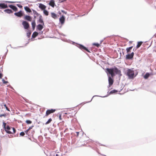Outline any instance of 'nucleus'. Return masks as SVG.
Wrapping results in <instances>:
<instances>
[{
	"label": "nucleus",
	"mask_w": 156,
	"mask_h": 156,
	"mask_svg": "<svg viewBox=\"0 0 156 156\" xmlns=\"http://www.w3.org/2000/svg\"><path fill=\"white\" fill-rule=\"evenodd\" d=\"M43 12L44 13V14L45 15H46V16H47L48 15V12L47 10L45 9V10H43Z\"/></svg>",
	"instance_id": "4be33fe9"
},
{
	"label": "nucleus",
	"mask_w": 156,
	"mask_h": 156,
	"mask_svg": "<svg viewBox=\"0 0 156 156\" xmlns=\"http://www.w3.org/2000/svg\"><path fill=\"white\" fill-rule=\"evenodd\" d=\"M49 5H50L52 6V7H54L55 6V2L53 0H51L49 3Z\"/></svg>",
	"instance_id": "2eb2a0df"
},
{
	"label": "nucleus",
	"mask_w": 156,
	"mask_h": 156,
	"mask_svg": "<svg viewBox=\"0 0 156 156\" xmlns=\"http://www.w3.org/2000/svg\"><path fill=\"white\" fill-rule=\"evenodd\" d=\"M40 16L41 17V16ZM40 35L41 33V31L42 30L43 28L44 27V22L42 19H41L40 17Z\"/></svg>",
	"instance_id": "20e7f679"
},
{
	"label": "nucleus",
	"mask_w": 156,
	"mask_h": 156,
	"mask_svg": "<svg viewBox=\"0 0 156 156\" xmlns=\"http://www.w3.org/2000/svg\"><path fill=\"white\" fill-rule=\"evenodd\" d=\"M142 43L143 42L142 41L138 42V44L136 47V49H137L139 48L140 46L142 44Z\"/></svg>",
	"instance_id": "a211bd4d"
},
{
	"label": "nucleus",
	"mask_w": 156,
	"mask_h": 156,
	"mask_svg": "<svg viewBox=\"0 0 156 156\" xmlns=\"http://www.w3.org/2000/svg\"><path fill=\"white\" fill-rule=\"evenodd\" d=\"M150 74L149 73H147L144 76V78L145 79H147L149 76Z\"/></svg>",
	"instance_id": "6ab92c4d"
},
{
	"label": "nucleus",
	"mask_w": 156,
	"mask_h": 156,
	"mask_svg": "<svg viewBox=\"0 0 156 156\" xmlns=\"http://www.w3.org/2000/svg\"><path fill=\"white\" fill-rule=\"evenodd\" d=\"M14 15L19 17H21L23 16V14L21 11H20L17 12H16L14 13Z\"/></svg>",
	"instance_id": "9d476101"
},
{
	"label": "nucleus",
	"mask_w": 156,
	"mask_h": 156,
	"mask_svg": "<svg viewBox=\"0 0 156 156\" xmlns=\"http://www.w3.org/2000/svg\"><path fill=\"white\" fill-rule=\"evenodd\" d=\"M6 116V115L5 114H1L0 115V117H2V116H4V117H5Z\"/></svg>",
	"instance_id": "72a5a7b5"
},
{
	"label": "nucleus",
	"mask_w": 156,
	"mask_h": 156,
	"mask_svg": "<svg viewBox=\"0 0 156 156\" xmlns=\"http://www.w3.org/2000/svg\"><path fill=\"white\" fill-rule=\"evenodd\" d=\"M55 111V110L53 109L47 110L46 112V116H48L50 114L53 113Z\"/></svg>",
	"instance_id": "6e6552de"
},
{
	"label": "nucleus",
	"mask_w": 156,
	"mask_h": 156,
	"mask_svg": "<svg viewBox=\"0 0 156 156\" xmlns=\"http://www.w3.org/2000/svg\"><path fill=\"white\" fill-rule=\"evenodd\" d=\"M25 135V133L24 132H21L20 133V135L21 136H24Z\"/></svg>",
	"instance_id": "473e14b6"
},
{
	"label": "nucleus",
	"mask_w": 156,
	"mask_h": 156,
	"mask_svg": "<svg viewBox=\"0 0 156 156\" xmlns=\"http://www.w3.org/2000/svg\"><path fill=\"white\" fill-rule=\"evenodd\" d=\"M6 123L4 122H3V125L4 127V128L5 129H6Z\"/></svg>",
	"instance_id": "c756f323"
},
{
	"label": "nucleus",
	"mask_w": 156,
	"mask_h": 156,
	"mask_svg": "<svg viewBox=\"0 0 156 156\" xmlns=\"http://www.w3.org/2000/svg\"><path fill=\"white\" fill-rule=\"evenodd\" d=\"M105 71L107 73L108 78V87H110L112 85L113 83V80L109 75H111L112 77L115 76V73L119 75L120 76L122 75L121 74V71L119 70V69H106Z\"/></svg>",
	"instance_id": "f257e3e1"
},
{
	"label": "nucleus",
	"mask_w": 156,
	"mask_h": 156,
	"mask_svg": "<svg viewBox=\"0 0 156 156\" xmlns=\"http://www.w3.org/2000/svg\"><path fill=\"white\" fill-rule=\"evenodd\" d=\"M17 5L19 8H21L22 7V6L20 4H17Z\"/></svg>",
	"instance_id": "f704fd0d"
},
{
	"label": "nucleus",
	"mask_w": 156,
	"mask_h": 156,
	"mask_svg": "<svg viewBox=\"0 0 156 156\" xmlns=\"http://www.w3.org/2000/svg\"><path fill=\"white\" fill-rule=\"evenodd\" d=\"M137 74V73L135 74L134 71L131 69H128L126 73V75L128 76L129 78L130 79H133Z\"/></svg>",
	"instance_id": "f03ea898"
},
{
	"label": "nucleus",
	"mask_w": 156,
	"mask_h": 156,
	"mask_svg": "<svg viewBox=\"0 0 156 156\" xmlns=\"http://www.w3.org/2000/svg\"><path fill=\"white\" fill-rule=\"evenodd\" d=\"M59 14H61V12H59Z\"/></svg>",
	"instance_id": "de8ad7c7"
},
{
	"label": "nucleus",
	"mask_w": 156,
	"mask_h": 156,
	"mask_svg": "<svg viewBox=\"0 0 156 156\" xmlns=\"http://www.w3.org/2000/svg\"><path fill=\"white\" fill-rule=\"evenodd\" d=\"M33 127V126L31 127H30L29 129H28V130H29L30 129H32V127Z\"/></svg>",
	"instance_id": "e433bc0d"
},
{
	"label": "nucleus",
	"mask_w": 156,
	"mask_h": 156,
	"mask_svg": "<svg viewBox=\"0 0 156 156\" xmlns=\"http://www.w3.org/2000/svg\"><path fill=\"white\" fill-rule=\"evenodd\" d=\"M46 8V6L40 3V9H41L42 10H45Z\"/></svg>",
	"instance_id": "ddd939ff"
},
{
	"label": "nucleus",
	"mask_w": 156,
	"mask_h": 156,
	"mask_svg": "<svg viewBox=\"0 0 156 156\" xmlns=\"http://www.w3.org/2000/svg\"><path fill=\"white\" fill-rule=\"evenodd\" d=\"M62 12L63 13H65V14H66L67 13V12H66L65 11H64V10H62Z\"/></svg>",
	"instance_id": "4c0bfd02"
},
{
	"label": "nucleus",
	"mask_w": 156,
	"mask_h": 156,
	"mask_svg": "<svg viewBox=\"0 0 156 156\" xmlns=\"http://www.w3.org/2000/svg\"><path fill=\"white\" fill-rule=\"evenodd\" d=\"M2 73H0V79L2 78Z\"/></svg>",
	"instance_id": "c9c22d12"
},
{
	"label": "nucleus",
	"mask_w": 156,
	"mask_h": 156,
	"mask_svg": "<svg viewBox=\"0 0 156 156\" xmlns=\"http://www.w3.org/2000/svg\"><path fill=\"white\" fill-rule=\"evenodd\" d=\"M8 6L7 4H5L4 3H0V9H4L8 8Z\"/></svg>",
	"instance_id": "1a4fd4ad"
},
{
	"label": "nucleus",
	"mask_w": 156,
	"mask_h": 156,
	"mask_svg": "<svg viewBox=\"0 0 156 156\" xmlns=\"http://www.w3.org/2000/svg\"><path fill=\"white\" fill-rule=\"evenodd\" d=\"M24 9L27 12H31V11L30 9L27 6H26L24 7Z\"/></svg>",
	"instance_id": "f3484780"
},
{
	"label": "nucleus",
	"mask_w": 156,
	"mask_h": 156,
	"mask_svg": "<svg viewBox=\"0 0 156 156\" xmlns=\"http://www.w3.org/2000/svg\"><path fill=\"white\" fill-rule=\"evenodd\" d=\"M43 33V31H42L41 32V33Z\"/></svg>",
	"instance_id": "49530a36"
},
{
	"label": "nucleus",
	"mask_w": 156,
	"mask_h": 156,
	"mask_svg": "<svg viewBox=\"0 0 156 156\" xmlns=\"http://www.w3.org/2000/svg\"><path fill=\"white\" fill-rule=\"evenodd\" d=\"M73 42V44L75 43V42Z\"/></svg>",
	"instance_id": "a18cd8bd"
},
{
	"label": "nucleus",
	"mask_w": 156,
	"mask_h": 156,
	"mask_svg": "<svg viewBox=\"0 0 156 156\" xmlns=\"http://www.w3.org/2000/svg\"><path fill=\"white\" fill-rule=\"evenodd\" d=\"M32 25L33 29H34L35 27V23L34 22H32Z\"/></svg>",
	"instance_id": "bb28decb"
},
{
	"label": "nucleus",
	"mask_w": 156,
	"mask_h": 156,
	"mask_svg": "<svg viewBox=\"0 0 156 156\" xmlns=\"http://www.w3.org/2000/svg\"><path fill=\"white\" fill-rule=\"evenodd\" d=\"M114 68L116 69L117 68L116 67H115V68Z\"/></svg>",
	"instance_id": "8fccbe9b"
},
{
	"label": "nucleus",
	"mask_w": 156,
	"mask_h": 156,
	"mask_svg": "<svg viewBox=\"0 0 156 156\" xmlns=\"http://www.w3.org/2000/svg\"><path fill=\"white\" fill-rule=\"evenodd\" d=\"M37 28L38 29H39V25H37Z\"/></svg>",
	"instance_id": "ea45409f"
},
{
	"label": "nucleus",
	"mask_w": 156,
	"mask_h": 156,
	"mask_svg": "<svg viewBox=\"0 0 156 156\" xmlns=\"http://www.w3.org/2000/svg\"><path fill=\"white\" fill-rule=\"evenodd\" d=\"M22 24L24 28L25 29H28L29 27V24L26 21H23L22 22Z\"/></svg>",
	"instance_id": "39448f33"
},
{
	"label": "nucleus",
	"mask_w": 156,
	"mask_h": 156,
	"mask_svg": "<svg viewBox=\"0 0 156 156\" xmlns=\"http://www.w3.org/2000/svg\"><path fill=\"white\" fill-rule=\"evenodd\" d=\"M29 130H28V129H27L26 131H25L26 133L27 134V133L28 132V131H29Z\"/></svg>",
	"instance_id": "a19ab883"
},
{
	"label": "nucleus",
	"mask_w": 156,
	"mask_h": 156,
	"mask_svg": "<svg viewBox=\"0 0 156 156\" xmlns=\"http://www.w3.org/2000/svg\"><path fill=\"white\" fill-rule=\"evenodd\" d=\"M52 119L51 118H50L46 122L45 124L46 125H47V124H48L49 123H50L52 121Z\"/></svg>",
	"instance_id": "b1692460"
},
{
	"label": "nucleus",
	"mask_w": 156,
	"mask_h": 156,
	"mask_svg": "<svg viewBox=\"0 0 156 156\" xmlns=\"http://www.w3.org/2000/svg\"><path fill=\"white\" fill-rule=\"evenodd\" d=\"M133 48V46H131L129 48H127L126 49V50L127 53L129 52L130 50H131Z\"/></svg>",
	"instance_id": "5701e85b"
},
{
	"label": "nucleus",
	"mask_w": 156,
	"mask_h": 156,
	"mask_svg": "<svg viewBox=\"0 0 156 156\" xmlns=\"http://www.w3.org/2000/svg\"><path fill=\"white\" fill-rule=\"evenodd\" d=\"M4 106L5 107L6 109L8 111H10V110L9 108L7 107L6 105V104L4 105Z\"/></svg>",
	"instance_id": "c85d7f7f"
},
{
	"label": "nucleus",
	"mask_w": 156,
	"mask_h": 156,
	"mask_svg": "<svg viewBox=\"0 0 156 156\" xmlns=\"http://www.w3.org/2000/svg\"><path fill=\"white\" fill-rule=\"evenodd\" d=\"M9 6L15 11H17L18 10L16 6L12 5H9Z\"/></svg>",
	"instance_id": "f8f14e48"
},
{
	"label": "nucleus",
	"mask_w": 156,
	"mask_h": 156,
	"mask_svg": "<svg viewBox=\"0 0 156 156\" xmlns=\"http://www.w3.org/2000/svg\"><path fill=\"white\" fill-rule=\"evenodd\" d=\"M103 41H101V42H102Z\"/></svg>",
	"instance_id": "09e8293b"
},
{
	"label": "nucleus",
	"mask_w": 156,
	"mask_h": 156,
	"mask_svg": "<svg viewBox=\"0 0 156 156\" xmlns=\"http://www.w3.org/2000/svg\"><path fill=\"white\" fill-rule=\"evenodd\" d=\"M117 90H112L110 92V93L113 94L114 93H115L117 92Z\"/></svg>",
	"instance_id": "393cba45"
},
{
	"label": "nucleus",
	"mask_w": 156,
	"mask_h": 156,
	"mask_svg": "<svg viewBox=\"0 0 156 156\" xmlns=\"http://www.w3.org/2000/svg\"><path fill=\"white\" fill-rule=\"evenodd\" d=\"M5 2H6V3H15V2H12V1H5Z\"/></svg>",
	"instance_id": "7c9ffc66"
},
{
	"label": "nucleus",
	"mask_w": 156,
	"mask_h": 156,
	"mask_svg": "<svg viewBox=\"0 0 156 156\" xmlns=\"http://www.w3.org/2000/svg\"><path fill=\"white\" fill-rule=\"evenodd\" d=\"M4 12L9 14L12 13L13 12L11 10L9 9H5L4 10Z\"/></svg>",
	"instance_id": "dca6fc26"
},
{
	"label": "nucleus",
	"mask_w": 156,
	"mask_h": 156,
	"mask_svg": "<svg viewBox=\"0 0 156 156\" xmlns=\"http://www.w3.org/2000/svg\"><path fill=\"white\" fill-rule=\"evenodd\" d=\"M134 53L133 52H132L130 54H128L126 55V59H129L132 58L133 57Z\"/></svg>",
	"instance_id": "0eeeda50"
},
{
	"label": "nucleus",
	"mask_w": 156,
	"mask_h": 156,
	"mask_svg": "<svg viewBox=\"0 0 156 156\" xmlns=\"http://www.w3.org/2000/svg\"><path fill=\"white\" fill-rule=\"evenodd\" d=\"M12 129V131H11L9 130L11 129V128L9 127V126L8 125L6 127V129H5V131L8 133L9 134H14L16 133V130L15 128L14 127H11Z\"/></svg>",
	"instance_id": "7ed1b4c3"
},
{
	"label": "nucleus",
	"mask_w": 156,
	"mask_h": 156,
	"mask_svg": "<svg viewBox=\"0 0 156 156\" xmlns=\"http://www.w3.org/2000/svg\"><path fill=\"white\" fill-rule=\"evenodd\" d=\"M3 83H7V82L5 81L3 79Z\"/></svg>",
	"instance_id": "58836bf2"
},
{
	"label": "nucleus",
	"mask_w": 156,
	"mask_h": 156,
	"mask_svg": "<svg viewBox=\"0 0 156 156\" xmlns=\"http://www.w3.org/2000/svg\"><path fill=\"white\" fill-rule=\"evenodd\" d=\"M38 35V33L37 32H34L32 35V37L33 38H35Z\"/></svg>",
	"instance_id": "412c9836"
},
{
	"label": "nucleus",
	"mask_w": 156,
	"mask_h": 156,
	"mask_svg": "<svg viewBox=\"0 0 156 156\" xmlns=\"http://www.w3.org/2000/svg\"><path fill=\"white\" fill-rule=\"evenodd\" d=\"M65 17L63 16H62L60 18H59V21L62 24H63L65 21Z\"/></svg>",
	"instance_id": "9b49d317"
},
{
	"label": "nucleus",
	"mask_w": 156,
	"mask_h": 156,
	"mask_svg": "<svg viewBox=\"0 0 156 156\" xmlns=\"http://www.w3.org/2000/svg\"><path fill=\"white\" fill-rule=\"evenodd\" d=\"M59 118L60 119H61V115H60L59 116Z\"/></svg>",
	"instance_id": "37998d69"
},
{
	"label": "nucleus",
	"mask_w": 156,
	"mask_h": 156,
	"mask_svg": "<svg viewBox=\"0 0 156 156\" xmlns=\"http://www.w3.org/2000/svg\"><path fill=\"white\" fill-rule=\"evenodd\" d=\"M51 16L53 18L55 19L57 17V15L54 12H51Z\"/></svg>",
	"instance_id": "aec40b11"
},
{
	"label": "nucleus",
	"mask_w": 156,
	"mask_h": 156,
	"mask_svg": "<svg viewBox=\"0 0 156 156\" xmlns=\"http://www.w3.org/2000/svg\"><path fill=\"white\" fill-rule=\"evenodd\" d=\"M24 19L29 21H31V17L29 16H26L24 17Z\"/></svg>",
	"instance_id": "4468645a"
},
{
	"label": "nucleus",
	"mask_w": 156,
	"mask_h": 156,
	"mask_svg": "<svg viewBox=\"0 0 156 156\" xmlns=\"http://www.w3.org/2000/svg\"><path fill=\"white\" fill-rule=\"evenodd\" d=\"M56 156H58V154H56Z\"/></svg>",
	"instance_id": "c03bdc74"
},
{
	"label": "nucleus",
	"mask_w": 156,
	"mask_h": 156,
	"mask_svg": "<svg viewBox=\"0 0 156 156\" xmlns=\"http://www.w3.org/2000/svg\"><path fill=\"white\" fill-rule=\"evenodd\" d=\"M66 0H64L63 1H61V2H63L64 1H66Z\"/></svg>",
	"instance_id": "79ce46f5"
},
{
	"label": "nucleus",
	"mask_w": 156,
	"mask_h": 156,
	"mask_svg": "<svg viewBox=\"0 0 156 156\" xmlns=\"http://www.w3.org/2000/svg\"><path fill=\"white\" fill-rule=\"evenodd\" d=\"M31 34V33L30 32H28L27 34V36L28 37H30Z\"/></svg>",
	"instance_id": "2f4dec72"
},
{
	"label": "nucleus",
	"mask_w": 156,
	"mask_h": 156,
	"mask_svg": "<svg viewBox=\"0 0 156 156\" xmlns=\"http://www.w3.org/2000/svg\"><path fill=\"white\" fill-rule=\"evenodd\" d=\"M26 122L27 124H30L32 123V121L30 120H27Z\"/></svg>",
	"instance_id": "a878e982"
},
{
	"label": "nucleus",
	"mask_w": 156,
	"mask_h": 156,
	"mask_svg": "<svg viewBox=\"0 0 156 156\" xmlns=\"http://www.w3.org/2000/svg\"><path fill=\"white\" fill-rule=\"evenodd\" d=\"M93 45H95L97 47H99L100 46V44L98 43H94L93 44Z\"/></svg>",
	"instance_id": "cd10ccee"
},
{
	"label": "nucleus",
	"mask_w": 156,
	"mask_h": 156,
	"mask_svg": "<svg viewBox=\"0 0 156 156\" xmlns=\"http://www.w3.org/2000/svg\"><path fill=\"white\" fill-rule=\"evenodd\" d=\"M77 46L82 50H84L90 52V51L86 47L83 45L80 44H77Z\"/></svg>",
	"instance_id": "423d86ee"
}]
</instances>
